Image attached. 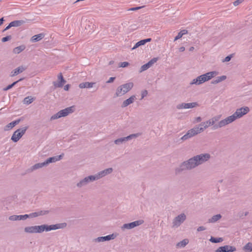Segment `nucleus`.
<instances>
[{"label": "nucleus", "instance_id": "44", "mask_svg": "<svg viewBox=\"0 0 252 252\" xmlns=\"http://www.w3.org/2000/svg\"><path fill=\"white\" fill-rule=\"evenodd\" d=\"M232 58L231 55L228 56L226 57L223 60V62H229Z\"/></svg>", "mask_w": 252, "mask_h": 252}, {"label": "nucleus", "instance_id": "57", "mask_svg": "<svg viewBox=\"0 0 252 252\" xmlns=\"http://www.w3.org/2000/svg\"><path fill=\"white\" fill-rule=\"evenodd\" d=\"M114 63V61H110L109 63V64H112Z\"/></svg>", "mask_w": 252, "mask_h": 252}, {"label": "nucleus", "instance_id": "6", "mask_svg": "<svg viewBox=\"0 0 252 252\" xmlns=\"http://www.w3.org/2000/svg\"><path fill=\"white\" fill-rule=\"evenodd\" d=\"M206 160V158H189L187 162L183 163L182 169H191Z\"/></svg>", "mask_w": 252, "mask_h": 252}, {"label": "nucleus", "instance_id": "56", "mask_svg": "<svg viewBox=\"0 0 252 252\" xmlns=\"http://www.w3.org/2000/svg\"><path fill=\"white\" fill-rule=\"evenodd\" d=\"M194 48L193 47H190L189 50L190 51H192L194 50Z\"/></svg>", "mask_w": 252, "mask_h": 252}, {"label": "nucleus", "instance_id": "34", "mask_svg": "<svg viewBox=\"0 0 252 252\" xmlns=\"http://www.w3.org/2000/svg\"><path fill=\"white\" fill-rule=\"evenodd\" d=\"M244 249L246 251H252V243H248L244 247Z\"/></svg>", "mask_w": 252, "mask_h": 252}, {"label": "nucleus", "instance_id": "2", "mask_svg": "<svg viewBox=\"0 0 252 252\" xmlns=\"http://www.w3.org/2000/svg\"><path fill=\"white\" fill-rule=\"evenodd\" d=\"M60 224L51 225L47 226L46 225H42L40 226H34L27 227L25 228V231L28 233H41L44 230L50 231L51 230H55L61 228Z\"/></svg>", "mask_w": 252, "mask_h": 252}, {"label": "nucleus", "instance_id": "36", "mask_svg": "<svg viewBox=\"0 0 252 252\" xmlns=\"http://www.w3.org/2000/svg\"><path fill=\"white\" fill-rule=\"evenodd\" d=\"M211 156L209 154H202L199 155L194 156L193 158H210Z\"/></svg>", "mask_w": 252, "mask_h": 252}, {"label": "nucleus", "instance_id": "20", "mask_svg": "<svg viewBox=\"0 0 252 252\" xmlns=\"http://www.w3.org/2000/svg\"><path fill=\"white\" fill-rule=\"evenodd\" d=\"M151 40H152V39L150 38L141 40L137 42L135 44V45L132 47V50L135 49L136 48H138V47H139L141 45H144L147 42H150Z\"/></svg>", "mask_w": 252, "mask_h": 252}, {"label": "nucleus", "instance_id": "33", "mask_svg": "<svg viewBox=\"0 0 252 252\" xmlns=\"http://www.w3.org/2000/svg\"><path fill=\"white\" fill-rule=\"evenodd\" d=\"M221 118V115H218L210 119L211 123L213 125L215 124L216 122H218Z\"/></svg>", "mask_w": 252, "mask_h": 252}, {"label": "nucleus", "instance_id": "4", "mask_svg": "<svg viewBox=\"0 0 252 252\" xmlns=\"http://www.w3.org/2000/svg\"><path fill=\"white\" fill-rule=\"evenodd\" d=\"M133 87V83L132 82L127 83L119 86L114 94L115 97H120L126 94Z\"/></svg>", "mask_w": 252, "mask_h": 252}, {"label": "nucleus", "instance_id": "17", "mask_svg": "<svg viewBox=\"0 0 252 252\" xmlns=\"http://www.w3.org/2000/svg\"><path fill=\"white\" fill-rule=\"evenodd\" d=\"M143 223V221L142 220H137L129 223L125 224L123 225V228L126 229H131L136 226H138L142 224Z\"/></svg>", "mask_w": 252, "mask_h": 252}, {"label": "nucleus", "instance_id": "15", "mask_svg": "<svg viewBox=\"0 0 252 252\" xmlns=\"http://www.w3.org/2000/svg\"><path fill=\"white\" fill-rule=\"evenodd\" d=\"M59 159L60 158H49L48 159H47L46 160V162H42L41 163H37V164H35L33 166V169H37V168H40V167L43 166L44 165H45L46 164H48L49 163L55 162L58 161V159Z\"/></svg>", "mask_w": 252, "mask_h": 252}, {"label": "nucleus", "instance_id": "41", "mask_svg": "<svg viewBox=\"0 0 252 252\" xmlns=\"http://www.w3.org/2000/svg\"><path fill=\"white\" fill-rule=\"evenodd\" d=\"M9 220H19V216H12L9 217Z\"/></svg>", "mask_w": 252, "mask_h": 252}, {"label": "nucleus", "instance_id": "19", "mask_svg": "<svg viewBox=\"0 0 252 252\" xmlns=\"http://www.w3.org/2000/svg\"><path fill=\"white\" fill-rule=\"evenodd\" d=\"M186 216L185 214H182L177 217L174 221V224L175 225H179L181 222L184 221L186 219Z\"/></svg>", "mask_w": 252, "mask_h": 252}, {"label": "nucleus", "instance_id": "50", "mask_svg": "<svg viewBox=\"0 0 252 252\" xmlns=\"http://www.w3.org/2000/svg\"><path fill=\"white\" fill-rule=\"evenodd\" d=\"M11 27H12V26L11 25V24L9 23V24L3 30V32H4V31L9 29Z\"/></svg>", "mask_w": 252, "mask_h": 252}, {"label": "nucleus", "instance_id": "32", "mask_svg": "<svg viewBox=\"0 0 252 252\" xmlns=\"http://www.w3.org/2000/svg\"><path fill=\"white\" fill-rule=\"evenodd\" d=\"M189 243V240L187 239H185L180 242L178 243L177 246L179 247H184Z\"/></svg>", "mask_w": 252, "mask_h": 252}, {"label": "nucleus", "instance_id": "1", "mask_svg": "<svg viewBox=\"0 0 252 252\" xmlns=\"http://www.w3.org/2000/svg\"><path fill=\"white\" fill-rule=\"evenodd\" d=\"M250 109L248 106L242 107L236 110L235 112L231 116L220 121L217 124L214 126L215 129L221 128L228 125L236 120L241 118L243 116L248 114Z\"/></svg>", "mask_w": 252, "mask_h": 252}, {"label": "nucleus", "instance_id": "37", "mask_svg": "<svg viewBox=\"0 0 252 252\" xmlns=\"http://www.w3.org/2000/svg\"><path fill=\"white\" fill-rule=\"evenodd\" d=\"M210 240L213 243H219L221 242L222 241V239L221 238H216L214 237H211Z\"/></svg>", "mask_w": 252, "mask_h": 252}, {"label": "nucleus", "instance_id": "43", "mask_svg": "<svg viewBox=\"0 0 252 252\" xmlns=\"http://www.w3.org/2000/svg\"><path fill=\"white\" fill-rule=\"evenodd\" d=\"M142 7V6L132 7V8L127 9V11H135V10H137L141 9Z\"/></svg>", "mask_w": 252, "mask_h": 252}, {"label": "nucleus", "instance_id": "21", "mask_svg": "<svg viewBox=\"0 0 252 252\" xmlns=\"http://www.w3.org/2000/svg\"><path fill=\"white\" fill-rule=\"evenodd\" d=\"M95 84L94 82H83L79 85V87L80 89L84 88H91L93 87L94 85Z\"/></svg>", "mask_w": 252, "mask_h": 252}, {"label": "nucleus", "instance_id": "52", "mask_svg": "<svg viewBox=\"0 0 252 252\" xmlns=\"http://www.w3.org/2000/svg\"><path fill=\"white\" fill-rule=\"evenodd\" d=\"M69 88V85H66L64 87V90L65 91H68Z\"/></svg>", "mask_w": 252, "mask_h": 252}, {"label": "nucleus", "instance_id": "23", "mask_svg": "<svg viewBox=\"0 0 252 252\" xmlns=\"http://www.w3.org/2000/svg\"><path fill=\"white\" fill-rule=\"evenodd\" d=\"M19 122L20 120H16L9 123L8 124L5 126L4 130L5 131L9 130L10 129H12L14 126H15L16 125H17L19 123Z\"/></svg>", "mask_w": 252, "mask_h": 252}, {"label": "nucleus", "instance_id": "14", "mask_svg": "<svg viewBox=\"0 0 252 252\" xmlns=\"http://www.w3.org/2000/svg\"><path fill=\"white\" fill-rule=\"evenodd\" d=\"M157 60H158L157 58H156L152 59L148 63L143 65L142 66H141L140 69L139 70V72H142L148 69L151 66H152L154 63H156Z\"/></svg>", "mask_w": 252, "mask_h": 252}, {"label": "nucleus", "instance_id": "30", "mask_svg": "<svg viewBox=\"0 0 252 252\" xmlns=\"http://www.w3.org/2000/svg\"><path fill=\"white\" fill-rule=\"evenodd\" d=\"M34 100L33 97L32 96H27L23 100V103L25 104H30L32 103Z\"/></svg>", "mask_w": 252, "mask_h": 252}, {"label": "nucleus", "instance_id": "55", "mask_svg": "<svg viewBox=\"0 0 252 252\" xmlns=\"http://www.w3.org/2000/svg\"><path fill=\"white\" fill-rule=\"evenodd\" d=\"M63 156V155L62 154V155H60L59 156H58L57 157H54L53 158H62Z\"/></svg>", "mask_w": 252, "mask_h": 252}, {"label": "nucleus", "instance_id": "42", "mask_svg": "<svg viewBox=\"0 0 252 252\" xmlns=\"http://www.w3.org/2000/svg\"><path fill=\"white\" fill-rule=\"evenodd\" d=\"M148 94V92L147 90H144L141 92V98L142 99L144 97H145Z\"/></svg>", "mask_w": 252, "mask_h": 252}, {"label": "nucleus", "instance_id": "12", "mask_svg": "<svg viewBox=\"0 0 252 252\" xmlns=\"http://www.w3.org/2000/svg\"><path fill=\"white\" fill-rule=\"evenodd\" d=\"M58 82H54L53 83L54 86L55 88H62L63 84L66 82L65 80L64 79L62 73H60L58 75Z\"/></svg>", "mask_w": 252, "mask_h": 252}, {"label": "nucleus", "instance_id": "10", "mask_svg": "<svg viewBox=\"0 0 252 252\" xmlns=\"http://www.w3.org/2000/svg\"><path fill=\"white\" fill-rule=\"evenodd\" d=\"M27 129V127H24L16 130L11 137V140L14 142H17L25 134Z\"/></svg>", "mask_w": 252, "mask_h": 252}, {"label": "nucleus", "instance_id": "28", "mask_svg": "<svg viewBox=\"0 0 252 252\" xmlns=\"http://www.w3.org/2000/svg\"><path fill=\"white\" fill-rule=\"evenodd\" d=\"M25 22L23 20H17V21H14L10 23L11 24V25L12 27H19L21 25H23Z\"/></svg>", "mask_w": 252, "mask_h": 252}, {"label": "nucleus", "instance_id": "47", "mask_svg": "<svg viewBox=\"0 0 252 252\" xmlns=\"http://www.w3.org/2000/svg\"><path fill=\"white\" fill-rule=\"evenodd\" d=\"M201 120H202L201 118L200 117H198L195 118L194 122L195 123L200 122L201 121Z\"/></svg>", "mask_w": 252, "mask_h": 252}, {"label": "nucleus", "instance_id": "35", "mask_svg": "<svg viewBox=\"0 0 252 252\" xmlns=\"http://www.w3.org/2000/svg\"><path fill=\"white\" fill-rule=\"evenodd\" d=\"M221 218V216L220 215H217L213 216L212 219L210 220V222H215L220 219Z\"/></svg>", "mask_w": 252, "mask_h": 252}, {"label": "nucleus", "instance_id": "29", "mask_svg": "<svg viewBox=\"0 0 252 252\" xmlns=\"http://www.w3.org/2000/svg\"><path fill=\"white\" fill-rule=\"evenodd\" d=\"M188 33V31L186 30H183L180 31L178 35L175 37L174 41H176L180 38H181L183 35H185Z\"/></svg>", "mask_w": 252, "mask_h": 252}, {"label": "nucleus", "instance_id": "9", "mask_svg": "<svg viewBox=\"0 0 252 252\" xmlns=\"http://www.w3.org/2000/svg\"><path fill=\"white\" fill-rule=\"evenodd\" d=\"M140 135H141V133H140L131 134L126 137H121V138H119L117 139H116L115 140H114V142L116 145H120L123 143H126V142H127L128 141L131 140L133 138H136Z\"/></svg>", "mask_w": 252, "mask_h": 252}, {"label": "nucleus", "instance_id": "38", "mask_svg": "<svg viewBox=\"0 0 252 252\" xmlns=\"http://www.w3.org/2000/svg\"><path fill=\"white\" fill-rule=\"evenodd\" d=\"M12 37L11 35H8L5 37H3L1 39V41L3 42H5L6 41H7L11 39Z\"/></svg>", "mask_w": 252, "mask_h": 252}, {"label": "nucleus", "instance_id": "51", "mask_svg": "<svg viewBox=\"0 0 252 252\" xmlns=\"http://www.w3.org/2000/svg\"><path fill=\"white\" fill-rule=\"evenodd\" d=\"M205 229V228L203 226H200L197 228L198 231H200L202 230H204Z\"/></svg>", "mask_w": 252, "mask_h": 252}, {"label": "nucleus", "instance_id": "22", "mask_svg": "<svg viewBox=\"0 0 252 252\" xmlns=\"http://www.w3.org/2000/svg\"><path fill=\"white\" fill-rule=\"evenodd\" d=\"M210 126H213L210 119H209L208 121H207L206 122H202L198 125L200 128L202 129V131H203L204 129H206Z\"/></svg>", "mask_w": 252, "mask_h": 252}, {"label": "nucleus", "instance_id": "25", "mask_svg": "<svg viewBox=\"0 0 252 252\" xmlns=\"http://www.w3.org/2000/svg\"><path fill=\"white\" fill-rule=\"evenodd\" d=\"M40 215H42L41 212H40V213H32V214H31L29 216L28 215H19V220H25V219H27L29 216L31 217H36Z\"/></svg>", "mask_w": 252, "mask_h": 252}, {"label": "nucleus", "instance_id": "5", "mask_svg": "<svg viewBox=\"0 0 252 252\" xmlns=\"http://www.w3.org/2000/svg\"><path fill=\"white\" fill-rule=\"evenodd\" d=\"M112 171V168H109L108 169H106L101 172H100L97 174L94 175V176H90L88 177L85 178L84 180L80 182L79 183L77 184L78 186H81V185L83 184V183L84 182H88L89 181H92L95 180H97L100 178H102V177L110 173Z\"/></svg>", "mask_w": 252, "mask_h": 252}, {"label": "nucleus", "instance_id": "54", "mask_svg": "<svg viewBox=\"0 0 252 252\" xmlns=\"http://www.w3.org/2000/svg\"><path fill=\"white\" fill-rule=\"evenodd\" d=\"M3 21H4L3 18H1L0 19V26L2 24Z\"/></svg>", "mask_w": 252, "mask_h": 252}, {"label": "nucleus", "instance_id": "48", "mask_svg": "<svg viewBox=\"0 0 252 252\" xmlns=\"http://www.w3.org/2000/svg\"><path fill=\"white\" fill-rule=\"evenodd\" d=\"M23 80V78H20L19 80H18V81H16L14 82H13V83L11 84V85H12V87H13L14 85H15L18 82L21 81H22Z\"/></svg>", "mask_w": 252, "mask_h": 252}, {"label": "nucleus", "instance_id": "18", "mask_svg": "<svg viewBox=\"0 0 252 252\" xmlns=\"http://www.w3.org/2000/svg\"><path fill=\"white\" fill-rule=\"evenodd\" d=\"M27 69V67L25 66H20L14 69L11 73V76L13 77L15 76L18 74L23 72L24 70Z\"/></svg>", "mask_w": 252, "mask_h": 252}, {"label": "nucleus", "instance_id": "3", "mask_svg": "<svg viewBox=\"0 0 252 252\" xmlns=\"http://www.w3.org/2000/svg\"><path fill=\"white\" fill-rule=\"evenodd\" d=\"M218 74L219 72L216 71H213L207 72L205 74L198 76L196 78L193 79L192 81L189 83V84L191 85H200L206 81L211 80L212 78L216 76Z\"/></svg>", "mask_w": 252, "mask_h": 252}, {"label": "nucleus", "instance_id": "49", "mask_svg": "<svg viewBox=\"0 0 252 252\" xmlns=\"http://www.w3.org/2000/svg\"><path fill=\"white\" fill-rule=\"evenodd\" d=\"M23 80V78H20L19 80H18V81H16L14 82H13V83L11 84V85H12V87H13L14 85H15L18 82L21 81H22Z\"/></svg>", "mask_w": 252, "mask_h": 252}, {"label": "nucleus", "instance_id": "45", "mask_svg": "<svg viewBox=\"0 0 252 252\" xmlns=\"http://www.w3.org/2000/svg\"><path fill=\"white\" fill-rule=\"evenodd\" d=\"M115 79V77H110L108 81H107V83H112L114 80Z\"/></svg>", "mask_w": 252, "mask_h": 252}, {"label": "nucleus", "instance_id": "31", "mask_svg": "<svg viewBox=\"0 0 252 252\" xmlns=\"http://www.w3.org/2000/svg\"><path fill=\"white\" fill-rule=\"evenodd\" d=\"M114 239L113 235H109L105 237H101L98 238L99 241H104L106 240H110Z\"/></svg>", "mask_w": 252, "mask_h": 252}, {"label": "nucleus", "instance_id": "46", "mask_svg": "<svg viewBox=\"0 0 252 252\" xmlns=\"http://www.w3.org/2000/svg\"><path fill=\"white\" fill-rule=\"evenodd\" d=\"M12 88V85H11V84H10V85L7 86L6 87L3 88V90L4 91H6Z\"/></svg>", "mask_w": 252, "mask_h": 252}, {"label": "nucleus", "instance_id": "40", "mask_svg": "<svg viewBox=\"0 0 252 252\" xmlns=\"http://www.w3.org/2000/svg\"><path fill=\"white\" fill-rule=\"evenodd\" d=\"M244 0H236L233 2V5L235 6L238 5L239 4L242 3Z\"/></svg>", "mask_w": 252, "mask_h": 252}, {"label": "nucleus", "instance_id": "39", "mask_svg": "<svg viewBox=\"0 0 252 252\" xmlns=\"http://www.w3.org/2000/svg\"><path fill=\"white\" fill-rule=\"evenodd\" d=\"M129 65V63L126 62H122L119 64V67H125Z\"/></svg>", "mask_w": 252, "mask_h": 252}, {"label": "nucleus", "instance_id": "8", "mask_svg": "<svg viewBox=\"0 0 252 252\" xmlns=\"http://www.w3.org/2000/svg\"><path fill=\"white\" fill-rule=\"evenodd\" d=\"M201 132H202V129L200 128L199 126H194L192 128L189 130L187 133L181 138V139L183 141L186 140Z\"/></svg>", "mask_w": 252, "mask_h": 252}, {"label": "nucleus", "instance_id": "26", "mask_svg": "<svg viewBox=\"0 0 252 252\" xmlns=\"http://www.w3.org/2000/svg\"><path fill=\"white\" fill-rule=\"evenodd\" d=\"M44 36L43 33H39L33 36L31 38V41L33 42H35L41 40Z\"/></svg>", "mask_w": 252, "mask_h": 252}, {"label": "nucleus", "instance_id": "11", "mask_svg": "<svg viewBox=\"0 0 252 252\" xmlns=\"http://www.w3.org/2000/svg\"><path fill=\"white\" fill-rule=\"evenodd\" d=\"M199 106V104L196 102L190 103H182L176 105V108L178 110L184 109H190Z\"/></svg>", "mask_w": 252, "mask_h": 252}, {"label": "nucleus", "instance_id": "24", "mask_svg": "<svg viewBox=\"0 0 252 252\" xmlns=\"http://www.w3.org/2000/svg\"><path fill=\"white\" fill-rule=\"evenodd\" d=\"M26 49L25 45H22L19 46L14 48L13 50V53L15 54H18L21 53Z\"/></svg>", "mask_w": 252, "mask_h": 252}, {"label": "nucleus", "instance_id": "13", "mask_svg": "<svg viewBox=\"0 0 252 252\" xmlns=\"http://www.w3.org/2000/svg\"><path fill=\"white\" fill-rule=\"evenodd\" d=\"M235 251L236 248L234 247L226 245L219 247L216 252H233Z\"/></svg>", "mask_w": 252, "mask_h": 252}, {"label": "nucleus", "instance_id": "27", "mask_svg": "<svg viewBox=\"0 0 252 252\" xmlns=\"http://www.w3.org/2000/svg\"><path fill=\"white\" fill-rule=\"evenodd\" d=\"M226 76L225 75H222L221 76H219L216 78V79L214 80L212 83L213 84H218L224 80H225L226 79Z\"/></svg>", "mask_w": 252, "mask_h": 252}, {"label": "nucleus", "instance_id": "16", "mask_svg": "<svg viewBox=\"0 0 252 252\" xmlns=\"http://www.w3.org/2000/svg\"><path fill=\"white\" fill-rule=\"evenodd\" d=\"M136 96L135 95H131L130 97L124 100L122 104V107H126L129 105L133 103L136 100Z\"/></svg>", "mask_w": 252, "mask_h": 252}, {"label": "nucleus", "instance_id": "53", "mask_svg": "<svg viewBox=\"0 0 252 252\" xmlns=\"http://www.w3.org/2000/svg\"><path fill=\"white\" fill-rule=\"evenodd\" d=\"M185 50V48L184 47H181L180 48H179V51L180 52H183Z\"/></svg>", "mask_w": 252, "mask_h": 252}, {"label": "nucleus", "instance_id": "7", "mask_svg": "<svg viewBox=\"0 0 252 252\" xmlns=\"http://www.w3.org/2000/svg\"><path fill=\"white\" fill-rule=\"evenodd\" d=\"M75 111V106H72L67 107L64 109L59 111L56 114L52 115L50 118V120L53 121L59 119L62 117L68 116L69 114L73 113Z\"/></svg>", "mask_w": 252, "mask_h": 252}]
</instances>
